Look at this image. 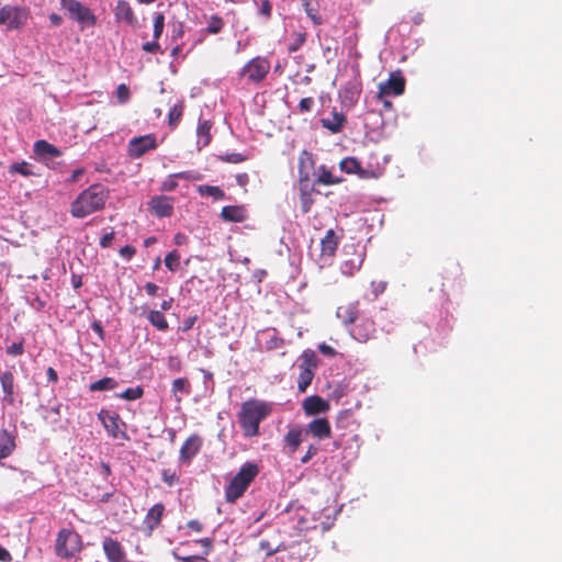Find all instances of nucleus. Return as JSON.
<instances>
[{"label":"nucleus","mask_w":562,"mask_h":562,"mask_svg":"<svg viewBox=\"0 0 562 562\" xmlns=\"http://www.w3.org/2000/svg\"><path fill=\"white\" fill-rule=\"evenodd\" d=\"M108 196L109 193L103 186H90L71 203L70 213L76 218H85L88 215L102 210Z\"/></svg>","instance_id":"obj_1"},{"label":"nucleus","mask_w":562,"mask_h":562,"mask_svg":"<svg viewBox=\"0 0 562 562\" xmlns=\"http://www.w3.org/2000/svg\"><path fill=\"white\" fill-rule=\"evenodd\" d=\"M271 407L268 403L251 400L241 405L238 414V422L246 437H255L259 434L260 423L270 414Z\"/></svg>","instance_id":"obj_2"},{"label":"nucleus","mask_w":562,"mask_h":562,"mask_svg":"<svg viewBox=\"0 0 562 562\" xmlns=\"http://www.w3.org/2000/svg\"><path fill=\"white\" fill-rule=\"evenodd\" d=\"M259 473V468L254 462L244 463L225 487V499L227 503H235L249 487L250 483Z\"/></svg>","instance_id":"obj_3"},{"label":"nucleus","mask_w":562,"mask_h":562,"mask_svg":"<svg viewBox=\"0 0 562 562\" xmlns=\"http://www.w3.org/2000/svg\"><path fill=\"white\" fill-rule=\"evenodd\" d=\"M60 8L66 11L69 19L76 21L80 26H94L97 18L94 13L78 0H60Z\"/></svg>","instance_id":"obj_4"},{"label":"nucleus","mask_w":562,"mask_h":562,"mask_svg":"<svg viewBox=\"0 0 562 562\" xmlns=\"http://www.w3.org/2000/svg\"><path fill=\"white\" fill-rule=\"evenodd\" d=\"M29 19V11L18 5H4L0 8V25H5L8 30L22 29Z\"/></svg>","instance_id":"obj_5"},{"label":"nucleus","mask_w":562,"mask_h":562,"mask_svg":"<svg viewBox=\"0 0 562 562\" xmlns=\"http://www.w3.org/2000/svg\"><path fill=\"white\" fill-rule=\"evenodd\" d=\"M270 70V63L263 57H255L250 59L240 70L244 76L251 82L262 81Z\"/></svg>","instance_id":"obj_6"},{"label":"nucleus","mask_w":562,"mask_h":562,"mask_svg":"<svg viewBox=\"0 0 562 562\" xmlns=\"http://www.w3.org/2000/svg\"><path fill=\"white\" fill-rule=\"evenodd\" d=\"M156 146V137L153 134L137 136L128 142L127 153L131 158H140Z\"/></svg>","instance_id":"obj_7"},{"label":"nucleus","mask_w":562,"mask_h":562,"mask_svg":"<svg viewBox=\"0 0 562 562\" xmlns=\"http://www.w3.org/2000/svg\"><path fill=\"white\" fill-rule=\"evenodd\" d=\"M405 89V79L400 71L392 72L390 78L379 83V97L401 95Z\"/></svg>","instance_id":"obj_8"},{"label":"nucleus","mask_w":562,"mask_h":562,"mask_svg":"<svg viewBox=\"0 0 562 562\" xmlns=\"http://www.w3.org/2000/svg\"><path fill=\"white\" fill-rule=\"evenodd\" d=\"M338 247V237L334 229H328L321 240V267L329 265Z\"/></svg>","instance_id":"obj_9"},{"label":"nucleus","mask_w":562,"mask_h":562,"mask_svg":"<svg viewBox=\"0 0 562 562\" xmlns=\"http://www.w3.org/2000/svg\"><path fill=\"white\" fill-rule=\"evenodd\" d=\"M345 252L346 255L351 254L352 257L350 259L345 260L341 263L340 270L341 273L345 276H352L356 271H358L361 268L364 259V252L363 250H357L353 245L346 246Z\"/></svg>","instance_id":"obj_10"},{"label":"nucleus","mask_w":562,"mask_h":562,"mask_svg":"<svg viewBox=\"0 0 562 562\" xmlns=\"http://www.w3.org/2000/svg\"><path fill=\"white\" fill-rule=\"evenodd\" d=\"M149 209L157 217H169L173 213V198L155 195L148 202Z\"/></svg>","instance_id":"obj_11"},{"label":"nucleus","mask_w":562,"mask_h":562,"mask_svg":"<svg viewBox=\"0 0 562 562\" xmlns=\"http://www.w3.org/2000/svg\"><path fill=\"white\" fill-rule=\"evenodd\" d=\"M99 419L101 420L103 427L106 429L110 436H112L113 438H126V434L120 430V416L116 413L106 409H101V412L99 413Z\"/></svg>","instance_id":"obj_12"},{"label":"nucleus","mask_w":562,"mask_h":562,"mask_svg":"<svg viewBox=\"0 0 562 562\" xmlns=\"http://www.w3.org/2000/svg\"><path fill=\"white\" fill-rule=\"evenodd\" d=\"M202 447V439L198 435H191L181 446L179 460L181 463H190L199 453Z\"/></svg>","instance_id":"obj_13"},{"label":"nucleus","mask_w":562,"mask_h":562,"mask_svg":"<svg viewBox=\"0 0 562 562\" xmlns=\"http://www.w3.org/2000/svg\"><path fill=\"white\" fill-rule=\"evenodd\" d=\"M306 436L307 435L304 428H301L299 426L290 428L286 435L284 436L285 452L289 456H292L297 450V448L303 442Z\"/></svg>","instance_id":"obj_14"},{"label":"nucleus","mask_w":562,"mask_h":562,"mask_svg":"<svg viewBox=\"0 0 562 562\" xmlns=\"http://www.w3.org/2000/svg\"><path fill=\"white\" fill-rule=\"evenodd\" d=\"M102 548L109 562H127L123 547L113 538H104Z\"/></svg>","instance_id":"obj_15"},{"label":"nucleus","mask_w":562,"mask_h":562,"mask_svg":"<svg viewBox=\"0 0 562 562\" xmlns=\"http://www.w3.org/2000/svg\"><path fill=\"white\" fill-rule=\"evenodd\" d=\"M306 435L311 434L313 437L323 440L330 437L331 428L326 418H315L307 424L304 429Z\"/></svg>","instance_id":"obj_16"},{"label":"nucleus","mask_w":562,"mask_h":562,"mask_svg":"<svg viewBox=\"0 0 562 562\" xmlns=\"http://www.w3.org/2000/svg\"><path fill=\"white\" fill-rule=\"evenodd\" d=\"M34 154L41 161H45L49 158H57L61 156L59 148L48 143L47 140L40 139L34 143Z\"/></svg>","instance_id":"obj_17"},{"label":"nucleus","mask_w":562,"mask_h":562,"mask_svg":"<svg viewBox=\"0 0 562 562\" xmlns=\"http://www.w3.org/2000/svg\"><path fill=\"white\" fill-rule=\"evenodd\" d=\"M114 15L119 22H124L130 26H134L137 23V19L130 3L125 0H119L114 8Z\"/></svg>","instance_id":"obj_18"},{"label":"nucleus","mask_w":562,"mask_h":562,"mask_svg":"<svg viewBox=\"0 0 562 562\" xmlns=\"http://www.w3.org/2000/svg\"><path fill=\"white\" fill-rule=\"evenodd\" d=\"M346 122H347V119H346L345 114L341 112H337L336 110H334L331 112L330 117H322L321 119L322 126L324 128L328 130L329 132H331L333 134H337V133L341 132Z\"/></svg>","instance_id":"obj_19"},{"label":"nucleus","mask_w":562,"mask_h":562,"mask_svg":"<svg viewBox=\"0 0 562 562\" xmlns=\"http://www.w3.org/2000/svg\"><path fill=\"white\" fill-rule=\"evenodd\" d=\"M15 449V436L7 429L0 430V461L8 458Z\"/></svg>","instance_id":"obj_20"},{"label":"nucleus","mask_w":562,"mask_h":562,"mask_svg":"<svg viewBox=\"0 0 562 562\" xmlns=\"http://www.w3.org/2000/svg\"><path fill=\"white\" fill-rule=\"evenodd\" d=\"M71 533L65 529L59 531L56 540V553L63 559L72 557L74 551L67 547V541L71 538Z\"/></svg>","instance_id":"obj_21"},{"label":"nucleus","mask_w":562,"mask_h":562,"mask_svg":"<svg viewBox=\"0 0 562 562\" xmlns=\"http://www.w3.org/2000/svg\"><path fill=\"white\" fill-rule=\"evenodd\" d=\"M327 407L328 404L323 398L316 395L310 396L305 398L303 402V408L307 415H315L322 413L326 411Z\"/></svg>","instance_id":"obj_22"},{"label":"nucleus","mask_w":562,"mask_h":562,"mask_svg":"<svg viewBox=\"0 0 562 562\" xmlns=\"http://www.w3.org/2000/svg\"><path fill=\"white\" fill-rule=\"evenodd\" d=\"M0 383L2 387V392L4 394V400L9 403L13 402V393H14V376L10 371H4L0 373Z\"/></svg>","instance_id":"obj_23"},{"label":"nucleus","mask_w":562,"mask_h":562,"mask_svg":"<svg viewBox=\"0 0 562 562\" xmlns=\"http://www.w3.org/2000/svg\"><path fill=\"white\" fill-rule=\"evenodd\" d=\"M165 507L162 504H156L148 510L144 520V524L148 529L153 530L156 526L159 525Z\"/></svg>","instance_id":"obj_24"},{"label":"nucleus","mask_w":562,"mask_h":562,"mask_svg":"<svg viewBox=\"0 0 562 562\" xmlns=\"http://www.w3.org/2000/svg\"><path fill=\"white\" fill-rule=\"evenodd\" d=\"M146 318L156 329L166 331L169 328L168 322L161 311L149 310L146 313Z\"/></svg>","instance_id":"obj_25"},{"label":"nucleus","mask_w":562,"mask_h":562,"mask_svg":"<svg viewBox=\"0 0 562 562\" xmlns=\"http://www.w3.org/2000/svg\"><path fill=\"white\" fill-rule=\"evenodd\" d=\"M211 127L210 121H200L196 128V144L199 147H205L211 142Z\"/></svg>","instance_id":"obj_26"},{"label":"nucleus","mask_w":562,"mask_h":562,"mask_svg":"<svg viewBox=\"0 0 562 562\" xmlns=\"http://www.w3.org/2000/svg\"><path fill=\"white\" fill-rule=\"evenodd\" d=\"M117 386V382L110 376L102 378L89 385L91 392L110 391Z\"/></svg>","instance_id":"obj_27"},{"label":"nucleus","mask_w":562,"mask_h":562,"mask_svg":"<svg viewBox=\"0 0 562 562\" xmlns=\"http://www.w3.org/2000/svg\"><path fill=\"white\" fill-rule=\"evenodd\" d=\"M171 391L176 396V401L180 402L181 397L178 396V393L189 395L191 392L190 383H189L188 379H186V378L175 379L172 382Z\"/></svg>","instance_id":"obj_28"},{"label":"nucleus","mask_w":562,"mask_h":562,"mask_svg":"<svg viewBox=\"0 0 562 562\" xmlns=\"http://www.w3.org/2000/svg\"><path fill=\"white\" fill-rule=\"evenodd\" d=\"M221 215L225 221L229 222H241L244 218L243 210L238 206H224Z\"/></svg>","instance_id":"obj_29"},{"label":"nucleus","mask_w":562,"mask_h":562,"mask_svg":"<svg viewBox=\"0 0 562 562\" xmlns=\"http://www.w3.org/2000/svg\"><path fill=\"white\" fill-rule=\"evenodd\" d=\"M196 191L202 196H212L215 200H222L225 196L224 191L220 187H214V186H206V184L199 186L196 188Z\"/></svg>","instance_id":"obj_30"},{"label":"nucleus","mask_w":562,"mask_h":562,"mask_svg":"<svg viewBox=\"0 0 562 562\" xmlns=\"http://www.w3.org/2000/svg\"><path fill=\"white\" fill-rule=\"evenodd\" d=\"M336 315L344 325H350L356 321V312L352 306H340L337 308Z\"/></svg>","instance_id":"obj_31"},{"label":"nucleus","mask_w":562,"mask_h":562,"mask_svg":"<svg viewBox=\"0 0 562 562\" xmlns=\"http://www.w3.org/2000/svg\"><path fill=\"white\" fill-rule=\"evenodd\" d=\"M301 360L302 362L299 366L300 369L307 368L314 371V369L317 367V357L313 350L307 349L303 351Z\"/></svg>","instance_id":"obj_32"},{"label":"nucleus","mask_w":562,"mask_h":562,"mask_svg":"<svg viewBox=\"0 0 562 562\" xmlns=\"http://www.w3.org/2000/svg\"><path fill=\"white\" fill-rule=\"evenodd\" d=\"M314 378V371L305 368V369H300V375H299V379H297V389L300 392H305L306 389L310 386V384L312 383V380Z\"/></svg>","instance_id":"obj_33"},{"label":"nucleus","mask_w":562,"mask_h":562,"mask_svg":"<svg viewBox=\"0 0 562 562\" xmlns=\"http://www.w3.org/2000/svg\"><path fill=\"white\" fill-rule=\"evenodd\" d=\"M182 113H183V102L179 101L169 110V113H168V121H169V125L171 127H176L178 125V123L182 116Z\"/></svg>","instance_id":"obj_34"},{"label":"nucleus","mask_w":562,"mask_h":562,"mask_svg":"<svg viewBox=\"0 0 562 562\" xmlns=\"http://www.w3.org/2000/svg\"><path fill=\"white\" fill-rule=\"evenodd\" d=\"M10 173H20L24 177L33 176L32 166L26 161L14 162L9 167Z\"/></svg>","instance_id":"obj_35"},{"label":"nucleus","mask_w":562,"mask_h":562,"mask_svg":"<svg viewBox=\"0 0 562 562\" xmlns=\"http://www.w3.org/2000/svg\"><path fill=\"white\" fill-rule=\"evenodd\" d=\"M143 389L140 386L128 387L122 393H117L115 396L125 401H134L143 396Z\"/></svg>","instance_id":"obj_36"},{"label":"nucleus","mask_w":562,"mask_h":562,"mask_svg":"<svg viewBox=\"0 0 562 562\" xmlns=\"http://www.w3.org/2000/svg\"><path fill=\"white\" fill-rule=\"evenodd\" d=\"M340 169L347 173H356L360 169V162L353 157H347L340 161Z\"/></svg>","instance_id":"obj_37"},{"label":"nucleus","mask_w":562,"mask_h":562,"mask_svg":"<svg viewBox=\"0 0 562 562\" xmlns=\"http://www.w3.org/2000/svg\"><path fill=\"white\" fill-rule=\"evenodd\" d=\"M165 266L170 271H177L180 267V255L177 250L168 252L165 257Z\"/></svg>","instance_id":"obj_38"},{"label":"nucleus","mask_w":562,"mask_h":562,"mask_svg":"<svg viewBox=\"0 0 562 562\" xmlns=\"http://www.w3.org/2000/svg\"><path fill=\"white\" fill-rule=\"evenodd\" d=\"M223 26H224L223 19L218 15H212L209 19L206 32L210 34H218L223 30Z\"/></svg>","instance_id":"obj_39"},{"label":"nucleus","mask_w":562,"mask_h":562,"mask_svg":"<svg viewBox=\"0 0 562 562\" xmlns=\"http://www.w3.org/2000/svg\"><path fill=\"white\" fill-rule=\"evenodd\" d=\"M303 7L304 11L306 12L307 16L312 20L314 25L323 24V18L317 13V10L313 8L307 0H305Z\"/></svg>","instance_id":"obj_40"},{"label":"nucleus","mask_w":562,"mask_h":562,"mask_svg":"<svg viewBox=\"0 0 562 562\" xmlns=\"http://www.w3.org/2000/svg\"><path fill=\"white\" fill-rule=\"evenodd\" d=\"M165 16L162 13H155L154 15V38L158 40L164 31Z\"/></svg>","instance_id":"obj_41"},{"label":"nucleus","mask_w":562,"mask_h":562,"mask_svg":"<svg viewBox=\"0 0 562 562\" xmlns=\"http://www.w3.org/2000/svg\"><path fill=\"white\" fill-rule=\"evenodd\" d=\"M357 94H358V91H357L356 86L350 85V86H347L344 88V90L341 92V98L344 99L345 102L348 101L350 103H353L357 99Z\"/></svg>","instance_id":"obj_42"},{"label":"nucleus","mask_w":562,"mask_h":562,"mask_svg":"<svg viewBox=\"0 0 562 562\" xmlns=\"http://www.w3.org/2000/svg\"><path fill=\"white\" fill-rule=\"evenodd\" d=\"M177 179H179L178 177H175V173L172 175H169L161 183V187H160V190L161 191H165V192H171L173 190H176V188L178 187V182H177Z\"/></svg>","instance_id":"obj_43"},{"label":"nucleus","mask_w":562,"mask_h":562,"mask_svg":"<svg viewBox=\"0 0 562 562\" xmlns=\"http://www.w3.org/2000/svg\"><path fill=\"white\" fill-rule=\"evenodd\" d=\"M7 353L12 357L21 356L24 352L23 339L18 342H12L5 349Z\"/></svg>","instance_id":"obj_44"},{"label":"nucleus","mask_w":562,"mask_h":562,"mask_svg":"<svg viewBox=\"0 0 562 562\" xmlns=\"http://www.w3.org/2000/svg\"><path fill=\"white\" fill-rule=\"evenodd\" d=\"M116 98L121 104H124L130 100V89L125 83H121L116 88Z\"/></svg>","instance_id":"obj_45"},{"label":"nucleus","mask_w":562,"mask_h":562,"mask_svg":"<svg viewBox=\"0 0 562 562\" xmlns=\"http://www.w3.org/2000/svg\"><path fill=\"white\" fill-rule=\"evenodd\" d=\"M175 177H178L179 179H183L187 181H199L202 179V175L200 172L192 171V170L176 172Z\"/></svg>","instance_id":"obj_46"},{"label":"nucleus","mask_w":562,"mask_h":562,"mask_svg":"<svg viewBox=\"0 0 562 562\" xmlns=\"http://www.w3.org/2000/svg\"><path fill=\"white\" fill-rule=\"evenodd\" d=\"M319 448L316 445H310L305 454L301 458V463L306 464L310 460L317 454Z\"/></svg>","instance_id":"obj_47"},{"label":"nucleus","mask_w":562,"mask_h":562,"mask_svg":"<svg viewBox=\"0 0 562 562\" xmlns=\"http://www.w3.org/2000/svg\"><path fill=\"white\" fill-rule=\"evenodd\" d=\"M372 293L374 297H378L381 293H383L386 289L385 281H372L371 283Z\"/></svg>","instance_id":"obj_48"},{"label":"nucleus","mask_w":562,"mask_h":562,"mask_svg":"<svg viewBox=\"0 0 562 562\" xmlns=\"http://www.w3.org/2000/svg\"><path fill=\"white\" fill-rule=\"evenodd\" d=\"M175 558L179 560L180 562H209L202 555H189V557H181L175 553Z\"/></svg>","instance_id":"obj_49"},{"label":"nucleus","mask_w":562,"mask_h":562,"mask_svg":"<svg viewBox=\"0 0 562 562\" xmlns=\"http://www.w3.org/2000/svg\"><path fill=\"white\" fill-rule=\"evenodd\" d=\"M313 105H314V99L311 97L301 99V101L299 103V108L302 112H310L312 110Z\"/></svg>","instance_id":"obj_50"},{"label":"nucleus","mask_w":562,"mask_h":562,"mask_svg":"<svg viewBox=\"0 0 562 562\" xmlns=\"http://www.w3.org/2000/svg\"><path fill=\"white\" fill-rule=\"evenodd\" d=\"M224 161L232 162V164H238L245 160V156H243L239 153H232L227 154L225 157L222 158Z\"/></svg>","instance_id":"obj_51"},{"label":"nucleus","mask_w":562,"mask_h":562,"mask_svg":"<svg viewBox=\"0 0 562 562\" xmlns=\"http://www.w3.org/2000/svg\"><path fill=\"white\" fill-rule=\"evenodd\" d=\"M318 182L323 184H331L334 183L333 176L326 169H322V173L318 176Z\"/></svg>","instance_id":"obj_52"},{"label":"nucleus","mask_w":562,"mask_h":562,"mask_svg":"<svg viewBox=\"0 0 562 562\" xmlns=\"http://www.w3.org/2000/svg\"><path fill=\"white\" fill-rule=\"evenodd\" d=\"M272 11V5L269 0H262L259 13L266 18H270Z\"/></svg>","instance_id":"obj_53"},{"label":"nucleus","mask_w":562,"mask_h":562,"mask_svg":"<svg viewBox=\"0 0 562 562\" xmlns=\"http://www.w3.org/2000/svg\"><path fill=\"white\" fill-rule=\"evenodd\" d=\"M159 48H160V46H159V44H158L157 40H155V38H154V41H153V42H146V43H144V44H143V49H144L146 53H151V54H154V53L158 52V50H159Z\"/></svg>","instance_id":"obj_54"},{"label":"nucleus","mask_w":562,"mask_h":562,"mask_svg":"<svg viewBox=\"0 0 562 562\" xmlns=\"http://www.w3.org/2000/svg\"><path fill=\"white\" fill-rule=\"evenodd\" d=\"M318 350H319L324 356H326V357H335V356H336V353H337V352H336V350H335L331 346H329V345H327V344H325V342H323V344H321V345L318 346Z\"/></svg>","instance_id":"obj_55"},{"label":"nucleus","mask_w":562,"mask_h":562,"mask_svg":"<svg viewBox=\"0 0 562 562\" xmlns=\"http://www.w3.org/2000/svg\"><path fill=\"white\" fill-rule=\"evenodd\" d=\"M135 248L128 245L120 249L121 257L125 258L126 260H130L135 255Z\"/></svg>","instance_id":"obj_56"},{"label":"nucleus","mask_w":562,"mask_h":562,"mask_svg":"<svg viewBox=\"0 0 562 562\" xmlns=\"http://www.w3.org/2000/svg\"><path fill=\"white\" fill-rule=\"evenodd\" d=\"M91 328L99 336V338L101 340H104V330H103L102 323L100 321H97V319L93 321L91 323Z\"/></svg>","instance_id":"obj_57"},{"label":"nucleus","mask_w":562,"mask_h":562,"mask_svg":"<svg viewBox=\"0 0 562 562\" xmlns=\"http://www.w3.org/2000/svg\"><path fill=\"white\" fill-rule=\"evenodd\" d=\"M114 239V232H110L104 234L100 239V246L102 248H108L112 244V240Z\"/></svg>","instance_id":"obj_58"},{"label":"nucleus","mask_w":562,"mask_h":562,"mask_svg":"<svg viewBox=\"0 0 562 562\" xmlns=\"http://www.w3.org/2000/svg\"><path fill=\"white\" fill-rule=\"evenodd\" d=\"M305 40H306V36L304 33H297L295 43L290 47V50L291 52L296 50L301 45L304 44Z\"/></svg>","instance_id":"obj_59"},{"label":"nucleus","mask_w":562,"mask_h":562,"mask_svg":"<svg viewBox=\"0 0 562 562\" xmlns=\"http://www.w3.org/2000/svg\"><path fill=\"white\" fill-rule=\"evenodd\" d=\"M146 293L150 296H155L159 290V286L155 283L147 282L144 286Z\"/></svg>","instance_id":"obj_60"},{"label":"nucleus","mask_w":562,"mask_h":562,"mask_svg":"<svg viewBox=\"0 0 562 562\" xmlns=\"http://www.w3.org/2000/svg\"><path fill=\"white\" fill-rule=\"evenodd\" d=\"M351 335L355 339H357L358 341H367L368 338H369V334L366 333V335H361V330L359 327H356L352 331H351Z\"/></svg>","instance_id":"obj_61"},{"label":"nucleus","mask_w":562,"mask_h":562,"mask_svg":"<svg viewBox=\"0 0 562 562\" xmlns=\"http://www.w3.org/2000/svg\"><path fill=\"white\" fill-rule=\"evenodd\" d=\"M12 560V557L10 552L0 546V562H10Z\"/></svg>","instance_id":"obj_62"},{"label":"nucleus","mask_w":562,"mask_h":562,"mask_svg":"<svg viewBox=\"0 0 562 562\" xmlns=\"http://www.w3.org/2000/svg\"><path fill=\"white\" fill-rule=\"evenodd\" d=\"M48 19H49L52 25H54V26H59L63 23L61 16L58 15L57 13H50Z\"/></svg>","instance_id":"obj_63"},{"label":"nucleus","mask_w":562,"mask_h":562,"mask_svg":"<svg viewBox=\"0 0 562 562\" xmlns=\"http://www.w3.org/2000/svg\"><path fill=\"white\" fill-rule=\"evenodd\" d=\"M187 527L192 529V530H194V531H196V532H200L202 530V524L200 521H198V520H194V519L188 521Z\"/></svg>","instance_id":"obj_64"}]
</instances>
